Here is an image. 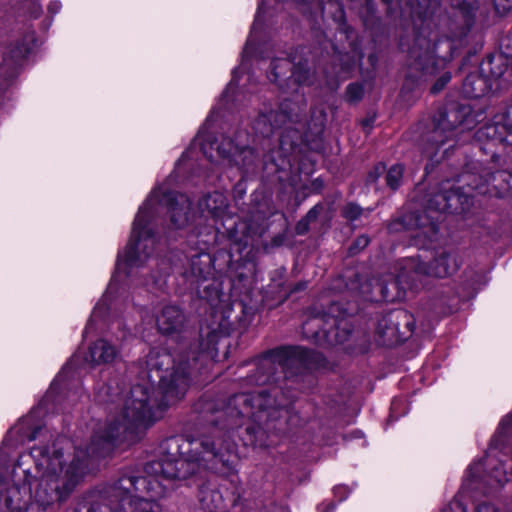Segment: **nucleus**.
Listing matches in <instances>:
<instances>
[{
  "mask_svg": "<svg viewBox=\"0 0 512 512\" xmlns=\"http://www.w3.org/2000/svg\"><path fill=\"white\" fill-rule=\"evenodd\" d=\"M370 240L366 235H361L356 238L351 247L349 248L350 254H356L368 246Z\"/></svg>",
  "mask_w": 512,
  "mask_h": 512,
  "instance_id": "obj_34",
  "label": "nucleus"
},
{
  "mask_svg": "<svg viewBox=\"0 0 512 512\" xmlns=\"http://www.w3.org/2000/svg\"><path fill=\"white\" fill-rule=\"evenodd\" d=\"M451 80L450 73H444L431 87V93L437 94L439 93L445 85Z\"/></svg>",
  "mask_w": 512,
  "mask_h": 512,
  "instance_id": "obj_36",
  "label": "nucleus"
},
{
  "mask_svg": "<svg viewBox=\"0 0 512 512\" xmlns=\"http://www.w3.org/2000/svg\"><path fill=\"white\" fill-rule=\"evenodd\" d=\"M346 99L350 103L360 101L364 95V88L359 83H351L346 88Z\"/></svg>",
  "mask_w": 512,
  "mask_h": 512,
  "instance_id": "obj_31",
  "label": "nucleus"
},
{
  "mask_svg": "<svg viewBox=\"0 0 512 512\" xmlns=\"http://www.w3.org/2000/svg\"><path fill=\"white\" fill-rule=\"evenodd\" d=\"M508 479L506 478V473H504L503 477L497 478V483L503 485Z\"/></svg>",
  "mask_w": 512,
  "mask_h": 512,
  "instance_id": "obj_44",
  "label": "nucleus"
},
{
  "mask_svg": "<svg viewBox=\"0 0 512 512\" xmlns=\"http://www.w3.org/2000/svg\"><path fill=\"white\" fill-rule=\"evenodd\" d=\"M295 230H296V233L298 235H303V234L307 233L308 230H309V222H308V220H305L304 218L301 219L297 223V225L295 227Z\"/></svg>",
  "mask_w": 512,
  "mask_h": 512,
  "instance_id": "obj_39",
  "label": "nucleus"
},
{
  "mask_svg": "<svg viewBox=\"0 0 512 512\" xmlns=\"http://www.w3.org/2000/svg\"><path fill=\"white\" fill-rule=\"evenodd\" d=\"M187 318L176 305H165L156 317V325L164 335H178L185 330Z\"/></svg>",
  "mask_w": 512,
  "mask_h": 512,
  "instance_id": "obj_11",
  "label": "nucleus"
},
{
  "mask_svg": "<svg viewBox=\"0 0 512 512\" xmlns=\"http://www.w3.org/2000/svg\"><path fill=\"white\" fill-rule=\"evenodd\" d=\"M459 269L456 255L441 251L429 263L420 260L419 256L403 260L400 272L391 285L396 288L401 285L403 289H418L423 277L445 278Z\"/></svg>",
  "mask_w": 512,
  "mask_h": 512,
  "instance_id": "obj_7",
  "label": "nucleus"
},
{
  "mask_svg": "<svg viewBox=\"0 0 512 512\" xmlns=\"http://www.w3.org/2000/svg\"><path fill=\"white\" fill-rule=\"evenodd\" d=\"M507 116H508V117H511V116H512V107L508 110V112H507Z\"/></svg>",
  "mask_w": 512,
  "mask_h": 512,
  "instance_id": "obj_47",
  "label": "nucleus"
},
{
  "mask_svg": "<svg viewBox=\"0 0 512 512\" xmlns=\"http://www.w3.org/2000/svg\"><path fill=\"white\" fill-rule=\"evenodd\" d=\"M36 435H37V432H36V431H34V432H32V433H31V435L28 437V439H29L30 441L35 440V439H36Z\"/></svg>",
  "mask_w": 512,
  "mask_h": 512,
  "instance_id": "obj_46",
  "label": "nucleus"
},
{
  "mask_svg": "<svg viewBox=\"0 0 512 512\" xmlns=\"http://www.w3.org/2000/svg\"><path fill=\"white\" fill-rule=\"evenodd\" d=\"M142 489H146L152 497H162L170 488L148 475L142 477L124 474L106 491L111 512H161L156 501L132 496L133 491Z\"/></svg>",
  "mask_w": 512,
  "mask_h": 512,
  "instance_id": "obj_5",
  "label": "nucleus"
},
{
  "mask_svg": "<svg viewBox=\"0 0 512 512\" xmlns=\"http://www.w3.org/2000/svg\"><path fill=\"white\" fill-rule=\"evenodd\" d=\"M481 73L489 80L491 85L508 70L506 59L501 55H490L483 60L478 68Z\"/></svg>",
  "mask_w": 512,
  "mask_h": 512,
  "instance_id": "obj_19",
  "label": "nucleus"
},
{
  "mask_svg": "<svg viewBox=\"0 0 512 512\" xmlns=\"http://www.w3.org/2000/svg\"><path fill=\"white\" fill-rule=\"evenodd\" d=\"M362 213L363 209L355 203H348L342 209L343 217L349 221L357 220L362 215Z\"/></svg>",
  "mask_w": 512,
  "mask_h": 512,
  "instance_id": "obj_32",
  "label": "nucleus"
},
{
  "mask_svg": "<svg viewBox=\"0 0 512 512\" xmlns=\"http://www.w3.org/2000/svg\"><path fill=\"white\" fill-rule=\"evenodd\" d=\"M168 213L170 221L175 228H183L190 220L191 201L182 193H170L167 195Z\"/></svg>",
  "mask_w": 512,
  "mask_h": 512,
  "instance_id": "obj_13",
  "label": "nucleus"
},
{
  "mask_svg": "<svg viewBox=\"0 0 512 512\" xmlns=\"http://www.w3.org/2000/svg\"><path fill=\"white\" fill-rule=\"evenodd\" d=\"M347 286L350 290L355 291L366 299L372 298V280H365L364 282H361V278L358 275H355V279L351 280Z\"/></svg>",
  "mask_w": 512,
  "mask_h": 512,
  "instance_id": "obj_27",
  "label": "nucleus"
},
{
  "mask_svg": "<svg viewBox=\"0 0 512 512\" xmlns=\"http://www.w3.org/2000/svg\"><path fill=\"white\" fill-rule=\"evenodd\" d=\"M350 332L344 320H338L325 312L312 313L302 324L304 337L320 346L342 344Z\"/></svg>",
  "mask_w": 512,
  "mask_h": 512,
  "instance_id": "obj_8",
  "label": "nucleus"
},
{
  "mask_svg": "<svg viewBox=\"0 0 512 512\" xmlns=\"http://www.w3.org/2000/svg\"><path fill=\"white\" fill-rule=\"evenodd\" d=\"M485 182L495 190L499 197H506L512 192V174L507 171L486 173Z\"/></svg>",
  "mask_w": 512,
  "mask_h": 512,
  "instance_id": "obj_20",
  "label": "nucleus"
},
{
  "mask_svg": "<svg viewBox=\"0 0 512 512\" xmlns=\"http://www.w3.org/2000/svg\"><path fill=\"white\" fill-rule=\"evenodd\" d=\"M148 213L146 208L137 214L131 234V239L125 249L123 261L126 266L133 268L139 267L149 258L151 249L154 245V238L151 231L147 228Z\"/></svg>",
  "mask_w": 512,
  "mask_h": 512,
  "instance_id": "obj_9",
  "label": "nucleus"
},
{
  "mask_svg": "<svg viewBox=\"0 0 512 512\" xmlns=\"http://www.w3.org/2000/svg\"><path fill=\"white\" fill-rule=\"evenodd\" d=\"M30 50L31 46L25 40L17 41L0 55V66L14 67L18 65L29 54Z\"/></svg>",
  "mask_w": 512,
  "mask_h": 512,
  "instance_id": "obj_22",
  "label": "nucleus"
},
{
  "mask_svg": "<svg viewBox=\"0 0 512 512\" xmlns=\"http://www.w3.org/2000/svg\"><path fill=\"white\" fill-rule=\"evenodd\" d=\"M212 273V258L205 252L196 253L188 259L182 275L191 284L206 280Z\"/></svg>",
  "mask_w": 512,
  "mask_h": 512,
  "instance_id": "obj_14",
  "label": "nucleus"
},
{
  "mask_svg": "<svg viewBox=\"0 0 512 512\" xmlns=\"http://www.w3.org/2000/svg\"><path fill=\"white\" fill-rule=\"evenodd\" d=\"M200 205H204L213 217H219L227 208V199L223 194L214 192L204 197Z\"/></svg>",
  "mask_w": 512,
  "mask_h": 512,
  "instance_id": "obj_25",
  "label": "nucleus"
},
{
  "mask_svg": "<svg viewBox=\"0 0 512 512\" xmlns=\"http://www.w3.org/2000/svg\"><path fill=\"white\" fill-rule=\"evenodd\" d=\"M292 98H284L277 110L279 117L286 126L288 123H298L305 114L307 102L304 92H286Z\"/></svg>",
  "mask_w": 512,
  "mask_h": 512,
  "instance_id": "obj_12",
  "label": "nucleus"
},
{
  "mask_svg": "<svg viewBox=\"0 0 512 512\" xmlns=\"http://www.w3.org/2000/svg\"><path fill=\"white\" fill-rule=\"evenodd\" d=\"M284 126L277 110L272 109L261 111L253 123L255 132L263 137L271 136L276 130Z\"/></svg>",
  "mask_w": 512,
  "mask_h": 512,
  "instance_id": "obj_17",
  "label": "nucleus"
},
{
  "mask_svg": "<svg viewBox=\"0 0 512 512\" xmlns=\"http://www.w3.org/2000/svg\"><path fill=\"white\" fill-rule=\"evenodd\" d=\"M317 216H318V210H317V207H314L308 211V213L306 214L304 219L308 220V222L310 223L311 221L316 220Z\"/></svg>",
  "mask_w": 512,
  "mask_h": 512,
  "instance_id": "obj_42",
  "label": "nucleus"
},
{
  "mask_svg": "<svg viewBox=\"0 0 512 512\" xmlns=\"http://www.w3.org/2000/svg\"><path fill=\"white\" fill-rule=\"evenodd\" d=\"M294 401L293 395L276 386L254 393L234 394L227 401L204 395L193 409L201 422L210 425L209 430L191 438H166L159 447L161 457L148 462L144 470L150 478L161 482L186 479L201 467L230 473L234 461L226 433L245 425L244 444L261 445L270 424L280 419Z\"/></svg>",
  "mask_w": 512,
  "mask_h": 512,
  "instance_id": "obj_2",
  "label": "nucleus"
},
{
  "mask_svg": "<svg viewBox=\"0 0 512 512\" xmlns=\"http://www.w3.org/2000/svg\"><path fill=\"white\" fill-rule=\"evenodd\" d=\"M492 90V85L478 69L469 73L462 84V92L468 98H479Z\"/></svg>",
  "mask_w": 512,
  "mask_h": 512,
  "instance_id": "obj_16",
  "label": "nucleus"
},
{
  "mask_svg": "<svg viewBox=\"0 0 512 512\" xmlns=\"http://www.w3.org/2000/svg\"><path fill=\"white\" fill-rule=\"evenodd\" d=\"M494 6L499 14H505L512 8V0H494Z\"/></svg>",
  "mask_w": 512,
  "mask_h": 512,
  "instance_id": "obj_37",
  "label": "nucleus"
},
{
  "mask_svg": "<svg viewBox=\"0 0 512 512\" xmlns=\"http://www.w3.org/2000/svg\"><path fill=\"white\" fill-rule=\"evenodd\" d=\"M236 497L228 490L224 492L210 484L203 485L199 490V502L206 512H227L229 506L236 504Z\"/></svg>",
  "mask_w": 512,
  "mask_h": 512,
  "instance_id": "obj_10",
  "label": "nucleus"
},
{
  "mask_svg": "<svg viewBox=\"0 0 512 512\" xmlns=\"http://www.w3.org/2000/svg\"><path fill=\"white\" fill-rule=\"evenodd\" d=\"M292 63L286 58H277L272 60L270 64V73L268 75L270 81L283 84L288 73H291Z\"/></svg>",
  "mask_w": 512,
  "mask_h": 512,
  "instance_id": "obj_24",
  "label": "nucleus"
},
{
  "mask_svg": "<svg viewBox=\"0 0 512 512\" xmlns=\"http://www.w3.org/2000/svg\"><path fill=\"white\" fill-rule=\"evenodd\" d=\"M466 199L460 187H456L450 180L440 184L439 190L431 195L424 212H411L400 219L402 226L411 231L415 245L426 248L438 234V217L431 213H451L458 210V206Z\"/></svg>",
  "mask_w": 512,
  "mask_h": 512,
  "instance_id": "obj_3",
  "label": "nucleus"
},
{
  "mask_svg": "<svg viewBox=\"0 0 512 512\" xmlns=\"http://www.w3.org/2000/svg\"><path fill=\"white\" fill-rule=\"evenodd\" d=\"M232 163L244 172H253L259 163V155L256 151L247 146L235 147V155Z\"/></svg>",
  "mask_w": 512,
  "mask_h": 512,
  "instance_id": "obj_21",
  "label": "nucleus"
},
{
  "mask_svg": "<svg viewBox=\"0 0 512 512\" xmlns=\"http://www.w3.org/2000/svg\"><path fill=\"white\" fill-rule=\"evenodd\" d=\"M392 317H395V319H397V320L400 319V318L405 319L406 320V326H407L409 332L410 333L413 332L415 324H414L413 321H411V316L406 311H399L396 314L390 315L389 317H383L379 321V323H378V328L382 329V326L384 324L387 325L388 322L392 323Z\"/></svg>",
  "mask_w": 512,
  "mask_h": 512,
  "instance_id": "obj_30",
  "label": "nucleus"
},
{
  "mask_svg": "<svg viewBox=\"0 0 512 512\" xmlns=\"http://www.w3.org/2000/svg\"><path fill=\"white\" fill-rule=\"evenodd\" d=\"M118 356V349L104 339H98L89 348L90 360L96 365L113 363Z\"/></svg>",
  "mask_w": 512,
  "mask_h": 512,
  "instance_id": "obj_18",
  "label": "nucleus"
},
{
  "mask_svg": "<svg viewBox=\"0 0 512 512\" xmlns=\"http://www.w3.org/2000/svg\"><path fill=\"white\" fill-rule=\"evenodd\" d=\"M417 42H426L427 43V48H426L425 52L423 53V55L417 53L416 47H413L411 50V56L415 58V60L418 62V64L424 70V69H426V66L430 62H433V59H434L433 54H434L435 47H434V45L431 46L430 42L426 41L425 39L418 38Z\"/></svg>",
  "mask_w": 512,
  "mask_h": 512,
  "instance_id": "obj_28",
  "label": "nucleus"
},
{
  "mask_svg": "<svg viewBox=\"0 0 512 512\" xmlns=\"http://www.w3.org/2000/svg\"><path fill=\"white\" fill-rule=\"evenodd\" d=\"M327 4L336 9L333 13V19L339 24L345 23V12L340 0H329Z\"/></svg>",
  "mask_w": 512,
  "mask_h": 512,
  "instance_id": "obj_33",
  "label": "nucleus"
},
{
  "mask_svg": "<svg viewBox=\"0 0 512 512\" xmlns=\"http://www.w3.org/2000/svg\"><path fill=\"white\" fill-rule=\"evenodd\" d=\"M476 512H500L497 507L490 503H481L476 507Z\"/></svg>",
  "mask_w": 512,
  "mask_h": 512,
  "instance_id": "obj_40",
  "label": "nucleus"
},
{
  "mask_svg": "<svg viewBox=\"0 0 512 512\" xmlns=\"http://www.w3.org/2000/svg\"><path fill=\"white\" fill-rule=\"evenodd\" d=\"M235 145L229 138H224L221 143L217 146V152L222 158L228 159L231 163L235 155Z\"/></svg>",
  "mask_w": 512,
  "mask_h": 512,
  "instance_id": "obj_29",
  "label": "nucleus"
},
{
  "mask_svg": "<svg viewBox=\"0 0 512 512\" xmlns=\"http://www.w3.org/2000/svg\"><path fill=\"white\" fill-rule=\"evenodd\" d=\"M386 171V167L383 163H378L374 166L367 176L368 183H374L376 180Z\"/></svg>",
  "mask_w": 512,
  "mask_h": 512,
  "instance_id": "obj_35",
  "label": "nucleus"
},
{
  "mask_svg": "<svg viewBox=\"0 0 512 512\" xmlns=\"http://www.w3.org/2000/svg\"><path fill=\"white\" fill-rule=\"evenodd\" d=\"M494 141L512 144V123H492L482 127L478 132Z\"/></svg>",
  "mask_w": 512,
  "mask_h": 512,
  "instance_id": "obj_23",
  "label": "nucleus"
},
{
  "mask_svg": "<svg viewBox=\"0 0 512 512\" xmlns=\"http://www.w3.org/2000/svg\"><path fill=\"white\" fill-rule=\"evenodd\" d=\"M217 343L218 334L209 332L205 338L190 343L187 351L179 352L171 368H162L171 362L169 355L158 357L159 360L149 364V384L138 383L125 395L118 385H103L96 397L99 403L107 405L109 415L105 426L94 434L85 450L76 448L68 465L63 464V453L59 449L52 455L40 449L33 450L42 455L37 465L45 468L35 491L36 503L47 509L66 501L86 474L91 458L105 456L117 441L146 429L168 406L181 400L198 364L217 358Z\"/></svg>",
  "mask_w": 512,
  "mask_h": 512,
  "instance_id": "obj_1",
  "label": "nucleus"
},
{
  "mask_svg": "<svg viewBox=\"0 0 512 512\" xmlns=\"http://www.w3.org/2000/svg\"><path fill=\"white\" fill-rule=\"evenodd\" d=\"M380 289H381L382 297H383L384 300H386V301H393L395 299L394 296H390L388 286H382L381 285Z\"/></svg>",
  "mask_w": 512,
  "mask_h": 512,
  "instance_id": "obj_43",
  "label": "nucleus"
},
{
  "mask_svg": "<svg viewBox=\"0 0 512 512\" xmlns=\"http://www.w3.org/2000/svg\"><path fill=\"white\" fill-rule=\"evenodd\" d=\"M312 78L313 74L307 62H299L292 65L290 75L283 84H279V88L283 92H303L302 86L312 84Z\"/></svg>",
  "mask_w": 512,
  "mask_h": 512,
  "instance_id": "obj_15",
  "label": "nucleus"
},
{
  "mask_svg": "<svg viewBox=\"0 0 512 512\" xmlns=\"http://www.w3.org/2000/svg\"><path fill=\"white\" fill-rule=\"evenodd\" d=\"M404 166L401 164L392 165L386 172V185L392 190H397L403 181Z\"/></svg>",
  "mask_w": 512,
  "mask_h": 512,
  "instance_id": "obj_26",
  "label": "nucleus"
},
{
  "mask_svg": "<svg viewBox=\"0 0 512 512\" xmlns=\"http://www.w3.org/2000/svg\"><path fill=\"white\" fill-rule=\"evenodd\" d=\"M443 512H467V509L462 502L455 499L443 509Z\"/></svg>",
  "mask_w": 512,
  "mask_h": 512,
  "instance_id": "obj_38",
  "label": "nucleus"
},
{
  "mask_svg": "<svg viewBox=\"0 0 512 512\" xmlns=\"http://www.w3.org/2000/svg\"><path fill=\"white\" fill-rule=\"evenodd\" d=\"M101 507L98 504H81L77 508H75V512H82L83 510H86V512H98V510Z\"/></svg>",
  "mask_w": 512,
  "mask_h": 512,
  "instance_id": "obj_41",
  "label": "nucleus"
},
{
  "mask_svg": "<svg viewBox=\"0 0 512 512\" xmlns=\"http://www.w3.org/2000/svg\"><path fill=\"white\" fill-rule=\"evenodd\" d=\"M324 363L320 352L304 347H288L271 351L254 361L252 373L244 378L245 385H267L276 380L279 366L297 364L307 370L317 369Z\"/></svg>",
  "mask_w": 512,
  "mask_h": 512,
  "instance_id": "obj_6",
  "label": "nucleus"
},
{
  "mask_svg": "<svg viewBox=\"0 0 512 512\" xmlns=\"http://www.w3.org/2000/svg\"><path fill=\"white\" fill-rule=\"evenodd\" d=\"M477 120L467 105L451 104L433 116L432 127L420 139L423 156L433 160L440 148L465 131L475 127Z\"/></svg>",
  "mask_w": 512,
  "mask_h": 512,
  "instance_id": "obj_4",
  "label": "nucleus"
},
{
  "mask_svg": "<svg viewBox=\"0 0 512 512\" xmlns=\"http://www.w3.org/2000/svg\"><path fill=\"white\" fill-rule=\"evenodd\" d=\"M392 324H393V328H389V327H388L387 325H385V324L382 326V328H383V327H386L388 330H396V331H397V330H398L397 325H399V322H396V324H394V323H392Z\"/></svg>",
  "mask_w": 512,
  "mask_h": 512,
  "instance_id": "obj_45",
  "label": "nucleus"
}]
</instances>
